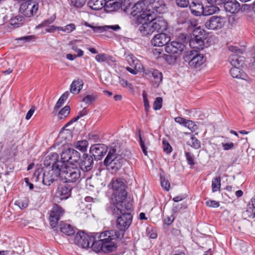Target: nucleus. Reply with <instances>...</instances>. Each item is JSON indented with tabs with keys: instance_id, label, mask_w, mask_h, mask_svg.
<instances>
[{
	"instance_id": "ddd939ff",
	"label": "nucleus",
	"mask_w": 255,
	"mask_h": 255,
	"mask_svg": "<svg viewBox=\"0 0 255 255\" xmlns=\"http://www.w3.org/2000/svg\"><path fill=\"white\" fill-rule=\"evenodd\" d=\"M226 22L225 17L222 16L213 15L210 17L205 23V27L212 30L222 28Z\"/></svg>"
},
{
	"instance_id": "774afa93",
	"label": "nucleus",
	"mask_w": 255,
	"mask_h": 255,
	"mask_svg": "<svg viewBox=\"0 0 255 255\" xmlns=\"http://www.w3.org/2000/svg\"><path fill=\"white\" fill-rule=\"evenodd\" d=\"M33 38V36H26L16 39L17 40L22 41L23 42H27L31 41Z\"/></svg>"
},
{
	"instance_id": "2f4dec72",
	"label": "nucleus",
	"mask_w": 255,
	"mask_h": 255,
	"mask_svg": "<svg viewBox=\"0 0 255 255\" xmlns=\"http://www.w3.org/2000/svg\"><path fill=\"white\" fill-rule=\"evenodd\" d=\"M84 83L82 80L78 79L74 80L70 85V92L73 94H77L82 90Z\"/></svg>"
},
{
	"instance_id": "f704fd0d",
	"label": "nucleus",
	"mask_w": 255,
	"mask_h": 255,
	"mask_svg": "<svg viewBox=\"0 0 255 255\" xmlns=\"http://www.w3.org/2000/svg\"><path fill=\"white\" fill-rule=\"evenodd\" d=\"M105 0H90L88 6L92 9L98 10L105 7Z\"/></svg>"
},
{
	"instance_id": "5701e85b",
	"label": "nucleus",
	"mask_w": 255,
	"mask_h": 255,
	"mask_svg": "<svg viewBox=\"0 0 255 255\" xmlns=\"http://www.w3.org/2000/svg\"><path fill=\"white\" fill-rule=\"evenodd\" d=\"M125 0H105V10L108 12L116 11L122 7V5Z\"/></svg>"
},
{
	"instance_id": "7c9ffc66",
	"label": "nucleus",
	"mask_w": 255,
	"mask_h": 255,
	"mask_svg": "<svg viewBox=\"0 0 255 255\" xmlns=\"http://www.w3.org/2000/svg\"><path fill=\"white\" fill-rule=\"evenodd\" d=\"M239 54H233L230 56L228 60L233 67L236 66L242 67L244 64L243 57L239 56Z\"/></svg>"
},
{
	"instance_id": "393cba45",
	"label": "nucleus",
	"mask_w": 255,
	"mask_h": 255,
	"mask_svg": "<svg viewBox=\"0 0 255 255\" xmlns=\"http://www.w3.org/2000/svg\"><path fill=\"white\" fill-rule=\"evenodd\" d=\"M146 1H144L143 2H139L135 3L132 7V11H131V14L133 16L137 15L138 16H140L142 19L144 20H146V18H144L143 17V14L147 11V8L144 9L145 6V2Z\"/></svg>"
},
{
	"instance_id": "72a5a7b5",
	"label": "nucleus",
	"mask_w": 255,
	"mask_h": 255,
	"mask_svg": "<svg viewBox=\"0 0 255 255\" xmlns=\"http://www.w3.org/2000/svg\"><path fill=\"white\" fill-rule=\"evenodd\" d=\"M75 29V25L74 23H70L64 27H57L53 25L49 29H46V30L48 32H52L55 30H58L69 33Z\"/></svg>"
},
{
	"instance_id": "49530a36",
	"label": "nucleus",
	"mask_w": 255,
	"mask_h": 255,
	"mask_svg": "<svg viewBox=\"0 0 255 255\" xmlns=\"http://www.w3.org/2000/svg\"><path fill=\"white\" fill-rule=\"evenodd\" d=\"M96 60L99 62H103L111 59V56L105 54H98L95 57Z\"/></svg>"
},
{
	"instance_id": "5fc2aeb1",
	"label": "nucleus",
	"mask_w": 255,
	"mask_h": 255,
	"mask_svg": "<svg viewBox=\"0 0 255 255\" xmlns=\"http://www.w3.org/2000/svg\"><path fill=\"white\" fill-rule=\"evenodd\" d=\"M101 27L103 28L100 30V33L103 32L105 31H107L110 29H111L115 31H117V30L120 29V28H121V27H120V26L119 25H111V26L106 25L104 26H101Z\"/></svg>"
},
{
	"instance_id": "423d86ee",
	"label": "nucleus",
	"mask_w": 255,
	"mask_h": 255,
	"mask_svg": "<svg viewBox=\"0 0 255 255\" xmlns=\"http://www.w3.org/2000/svg\"><path fill=\"white\" fill-rule=\"evenodd\" d=\"M193 37L189 41L191 48L196 50H202L204 47L205 40L207 38V34L203 29L196 28L193 32Z\"/></svg>"
},
{
	"instance_id": "864d4df0",
	"label": "nucleus",
	"mask_w": 255,
	"mask_h": 255,
	"mask_svg": "<svg viewBox=\"0 0 255 255\" xmlns=\"http://www.w3.org/2000/svg\"><path fill=\"white\" fill-rule=\"evenodd\" d=\"M163 149L164 152L168 154L172 150V147L170 144L165 140H162Z\"/></svg>"
},
{
	"instance_id": "4be33fe9",
	"label": "nucleus",
	"mask_w": 255,
	"mask_h": 255,
	"mask_svg": "<svg viewBox=\"0 0 255 255\" xmlns=\"http://www.w3.org/2000/svg\"><path fill=\"white\" fill-rule=\"evenodd\" d=\"M143 74L149 78L152 77L154 82L156 85V86H158L162 81L163 76L162 73L156 69L153 68L144 69Z\"/></svg>"
},
{
	"instance_id": "4468645a",
	"label": "nucleus",
	"mask_w": 255,
	"mask_h": 255,
	"mask_svg": "<svg viewBox=\"0 0 255 255\" xmlns=\"http://www.w3.org/2000/svg\"><path fill=\"white\" fill-rule=\"evenodd\" d=\"M94 240V237L85 234L84 232H78L74 238V243L82 248L90 247L91 242Z\"/></svg>"
},
{
	"instance_id": "39448f33",
	"label": "nucleus",
	"mask_w": 255,
	"mask_h": 255,
	"mask_svg": "<svg viewBox=\"0 0 255 255\" xmlns=\"http://www.w3.org/2000/svg\"><path fill=\"white\" fill-rule=\"evenodd\" d=\"M61 178L65 182H75L81 177L80 168L74 164L61 168Z\"/></svg>"
},
{
	"instance_id": "bb28decb",
	"label": "nucleus",
	"mask_w": 255,
	"mask_h": 255,
	"mask_svg": "<svg viewBox=\"0 0 255 255\" xmlns=\"http://www.w3.org/2000/svg\"><path fill=\"white\" fill-rule=\"evenodd\" d=\"M191 13L194 16H198L202 15L203 5L202 2L196 1H192L189 5Z\"/></svg>"
},
{
	"instance_id": "9d476101",
	"label": "nucleus",
	"mask_w": 255,
	"mask_h": 255,
	"mask_svg": "<svg viewBox=\"0 0 255 255\" xmlns=\"http://www.w3.org/2000/svg\"><path fill=\"white\" fill-rule=\"evenodd\" d=\"M80 153L74 149L68 148L63 151L61 154L62 167L77 162L80 159Z\"/></svg>"
},
{
	"instance_id": "bf43d9fd",
	"label": "nucleus",
	"mask_w": 255,
	"mask_h": 255,
	"mask_svg": "<svg viewBox=\"0 0 255 255\" xmlns=\"http://www.w3.org/2000/svg\"><path fill=\"white\" fill-rule=\"evenodd\" d=\"M82 24L83 25H84L87 26V27L91 28L95 32L100 33V30L103 28L101 27V26H93L92 25L89 24V23H88L87 22L85 21H84L82 23Z\"/></svg>"
},
{
	"instance_id": "8fccbe9b",
	"label": "nucleus",
	"mask_w": 255,
	"mask_h": 255,
	"mask_svg": "<svg viewBox=\"0 0 255 255\" xmlns=\"http://www.w3.org/2000/svg\"><path fill=\"white\" fill-rule=\"evenodd\" d=\"M120 84L125 88H128L129 89L132 90L133 89L132 84L129 83L127 80L119 77Z\"/></svg>"
},
{
	"instance_id": "7ed1b4c3",
	"label": "nucleus",
	"mask_w": 255,
	"mask_h": 255,
	"mask_svg": "<svg viewBox=\"0 0 255 255\" xmlns=\"http://www.w3.org/2000/svg\"><path fill=\"white\" fill-rule=\"evenodd\" d=\"M113 145V144H112ZM127 153L126 156L123 157L122 154L117 151L116 146L112 145L109 148V152L106 158L104 161V164L109 169H111L113 171H117L122 166L124 161V158L126 160L130 158V152L128 150H126Z\"/></svg>"
},
{
	"instance_id": "1a4fd4ad",
	"label": "nucleus",
	"mask_w": 255,
	"mask_h": 255,
	"mask_svg": "<svg viewBox=\"0 0 255 255\" xmlns=\"http://www.w3.org/2000/svg\"><path fill=\"white\" fill-rule=\"evenodd\" d=\"M183 59L189 65L193 68H197L202 65L205 61L203 55L199 54L196 50L187 51Z\"/></svg>"
},
{
	"instance_id": "f03ea898",
	"label": "nucleus",
	"mask_w": 255,
	"mask_h": 255,
	"mask_svg": "<svg viewBox=\"0 0 255 255\" xmlns=\"http://www.w3.org/2000/svg\"><path fill=\"white\" fill-rule=\"evenodd\" d=\"M115 233L109 232L108 231L101 233L98 237V241H92L91 248L93 251L99 253L100 251L103 252H111L114 251L117 247L115 239Z\"/></svg>"
},
{
	"instance_id": "a211bd4d",
	"label": "nucleus",
	"mask_w": 255,
	"mask_h": 255,
	"mask_svg": "<svg viewBox=\"0 0 255 255\" xmlns=\"http://www.w3.org/2000/svg\"><path fill=\"white\" fill-rule=\"evenodd\" d=\"M39 5L35 2H24L21 4L20 11L26 17H29L36 14Z\"/></svg>"
},
{
	"instance_id": "cd10ccee",
	"label": "nucleus",
	"mask_w": 255,
	"mask_h": 255,
	"mask_svg": "<svg viewBox=\"0 0 255 255\" xmlns=\"http://www.w3.org/2000/svg\"><path fill=\"white\" fill-rule=\"evenodd\" d=\"M151 20H145V21L139 26V30L143 36H148L151 35L154 31L152 28Z\"/></svg>"
},
{
	"instance_id": "b1692460",
	"label": "nucleus",
	"mask_w": 255,
	"mask_h": 255,
	"mask_svg": "<svg viewBox=\"0 0 255 255\" xmlns=\"http://www.w3.org/2000/svg\"><path fill=\"white\" fill-rule=\"evenodd\" d=\"M72 187L68 184L60 185L57 190L56 195L60 199H67L71 194Z\"/></svg>"
},
{
	"instance_id": "09e8293b",
	"label": "nucleus",
	"mask_w": 255,
	"mask_h": 255,
	"mask_svg": "<svg viewBox=\"0 0 255 255\" xmlns=\"http://www.w3.org/2000/svg\"><path fill=\"white\" fill-rule=\"evenodd\" d=\"M185 155L188 164L193 165L195 164L194 155L187 151L185 152Z\"/></svg>"
},
{
	"instance_id": "6ab92c4d",
	"label": "nucleus",
	"mask_w": 255,
	"mask_h": 255,
	"mask_svg": "<svg viewBox=\"0 0 255 255\" xmlns=\"http://www.w3.org/2000/svg\"><path fill=\"white\" fill-rule=\"evenodd\" d=\"M44 167L62 168V162L59 159L56 153H52L46 156L43 161Z\"/></svg>"
},
{
	"instance_id": "69168bd1",
	"label": "nucleus",
	"mask_w": 255,
	"mask_h": 255,
	"mask_svg": "<svg viewBox=\"0 0 255 255\" xmlns=\"http://www.w3.org/2000/svg\"><path fill=\"white\" fill-rule=\"evenodd\" d=\"M229 50L231 52H234V54H240L243 53V51L236 46H230L229 47Z\"/></svg>"
},
{
	"instance_id": "de8ad7c7",
	"label": "nucleus",
	"mask_w": 255,
	"mask_h": 255,
	"mask_svg": "<svg viewBox=\"0 0 255 255\" xmlns=\"http://www.w3.org/2000/svg\"><path fill=\"white\" fill-rule=\"evenodd\" d=\"M160 183L162 187L166 191H168L170 189V183L169 181L166 179L164 176L160 177Z\"/></svg>"
},
{
	"instance_id": "2eb2a0df",
	"label": "nucleus",
	"mask_w": 255,
	"mask_h": 255,
	"mask_svg": "<svg viewBox=\"0 0 255 255\" xmlns=\"http://www.w3.org/2000/svg\"><path fill=\"white\" fill-rule=\"evenodd\" d=\"M185 46L182 42L172 41L165 46V50L170 54H173L178 57L184 50Z\"/></svg>"
},
{
	"instance_id": "f8f14e48",
	"label": "nucleus",
	"mask_w": 255,
	"mask_h": 255,
	"mask_svg": "<svg viewBox=\"0 0 255 255\" xmlns=\"http://www.w3.org/2000/svg\"><path fill=\"white\" fill-rule=\"evenodd\" d=\"M126 59L129 65L126 68L127 71L130 73L136 75L138 72L144 71L145 69L140 61L132 54L128 55Z\"/></svg>"
},
{
	"instance_id": "338daca9",
	"label": "nucleus",
	"mask_w": 255,
	"mask_h": 255,
	"mask_svg": "<svg viewBox=\"0 0 255 255\" xmlns=\"http://www.w3.org/2000/svg\"><path fill=\"white\" fill-rule=\"evenodd\" d=\"M54 21V19L52 18H50L49 19H46L43 21L40 24L37 26V27H41L46 26L48 24H50L53 22Z\"/></svg>"
},
{
	"instance_id": "f257e3e1",
	"label": "nucleus",
	"mask_w": 255,
	"mask_h": 255,
	"mask_svg": "<svg viewBox=\"0 0 255 255\" xmlns=\"http://www.w3.org/2000/svg\"><path fill=\"white\" fill-rule=\"evenodd\" d=\"M132 203H126L122 204L112 205L111 208L113 214L118 216L116 221V227L119 230H109V232L115 233V239L121 240L124 237L125 232L130 225L132 216L130 212L132 210Z\"/></svg>"
},
{
	"instance_id": "13d9d810",
	"label": "nucleus",
	"mask_w": 255,
	"mask_h": 255,
	"mask_svg": "<svg viewBox=\"0 0 255 255\" xmlns=\"http://www.w3.org/2000/svg\"><path fill=\"white\" fill-rule=\"evenodd\" d=\"M184 126L187 127L191 131H194L196 129V125L192 121L186 120Z\"/></svg>"
},
{
	"instance_id": "052dcab7",
	"label": "nucleus",
	"mask_w": 255,
	"mask_h": 255,
	"mask_svg": "<svg viewBox=\"0 0 255 255\" xmlns=\"http://www.w3.org/2000/svg\"><path fill=\"white\" fill-rule=\"evenodd\" d=\"M207 206L213 208H217L220 206L219 202L215 200H209L206 202Z\"/></svg>"
},
{
	"instance_id": "4d7b16f0",
	"label": "nucleus",
	"mask_w": 255,
	"mask_h": 255,
	"mask_svg": "<svg viewBox=\"0 0 255 255\" xmlns=\"http://www.w3.org/2000/svg\"><path fill=\"white\" fill-rule=\"evenodd\" d=\"M177 57H178L173 54H168L167 55H165V59L169 64H172L173 63L175 62L177 59Z\"/></svg>"
},
{
	"instance_id": "6e6552de",
	"label": "nucleus",
	"mask_w": 255,
	"mask_h": 255,
	"mask_svg": "<svg viewBox=\"0 0 255 255\" xmlns=\"http://www.w3.org/2000/svg\"><path fill=\"white\" fill-rule=\"evenodd\" d=\"M42 170V182L45 185H50L58 176L61 177V168L44 167Z\"/></svg>"
},
{
	"instance_id": "0e129e2a",
	"label": "nucleus",
	"mask_w": 255,
	"mask_h": 255,
	"mask_svg": "<svg viewBox=\"0 0 255 255\" xmlns=\"http://www.w3.org/2000/svg\"><path fill=\"white\" fill-rule=\"evenodd\" d=\"M71 49L74 51L77 52V55H76L78 57H82L84 54V52L81 49L78 48V46L75 44H72Z\"/></svg>"
},
{
	"instance_id": "a878e982",
	"label": "nucleus",
	"mask_w": 255,
	"mask_h": 255,
	"mask_svg": "<svg viewBox=\"0 0 255 255\" xmlns=\"http://www.w3.org/2000/svg\"><path fill=\"white\" fill-rule=\"evenodd\" d=\"M224 6L226 11L231 13H237L240 9V5L236 0H229L225 1Z\"/></svg>"
},
{
	"instance_id": "c85d7f7f",
	"label": "nucleus",
	"mask_w": 255,
	"mask_h": 255,
	"mask_svg": "<svg viewBox=\"0 0 255 255\" xmlns=\"http://www.w3.org/2000/svg\"><path fill=\"white\" fill-rule=\"evenodd\" d=\"M24 19L22 16L17 15L11 17L7 26L9 29H14L21 26L23 24Z\"/></svg>"
},
{
	"instance_id": "37998d69",
	"label": "nucleus",
	"mask_w": 255,
	"mask_h": 255,
	"mask_svg": "<svg viewBox=\"0 0 255 255\" xmlns=\"http://www.w3.org/2000/svg\"><path fill=\"white\" fill-rule=\"evenodd\" d=\"M29 204V200L26 197L18 199L15 202L14 204L18 206L21 209L26 208Z\"/></svg>"
},
{
	"instance_id": "6e6d98bb",
	"label": "nucleus",
	"mask_w": 255,
	"mask_h": 255,
	"mask_svg": "<svg viewBox=\"0 0 255 255\" xmlns=\"http://www.w3.org/2000/svg\"><path fill=\"white\" fill-rule=\"evenodd\" d=\"M176 4L179 7L184 8L189 6L190 3L188 0H176Z\"/></svg>"
},
{
	"instance_id": "4c0bfd02",
	"label": "nucleus",
	"mask_w": 255,
	"mask_h": 255,
	"mask_svg": "<svg viewBox=\"0 0 255 255\" xmlns=\"http://www.w3.org/2000/svg\"><path fill=\"white\" fill-rule=\"evenodd\" d=\"M69 94V92L66 91L62 95L54 107L55 111H57L63 105L65 101L67 99Z\"/></svg>"
},
{
	"instance_id": "58836bf2",
	"label": "nucleus",
	"mask_w": 255,
	"mask_h": 255,
	"mask_svg": "<svg viewBox=\"0 0 255 255\" xmlns=\"http://www.w3.org/2000/svg\"><path fill=\"white\" fill-rule=\"evenodd\" d=\"M88 145V142L85 140L78 141L74 143V147L82 151L86 150Z\"/></svg>"
},
{
	"instance_id": "0eeeda50",
	"label": "nucleus",
	"mask_w": 255,
	"mask_h": 255,
	"mask_svg": "<svg viewBox=\"0 0 255 255\" xmlns=\"http://www.w3.org/2000/svg\"><path fill=\"white\" fill-rule=\"evenodd\" d=\"M143 15L144 18H146V20H151L154 32H162L167 29V23L162 17H155V15H153L150 10L145 11Z\"/></svg>"
},
{
	"instance_id": "412c9836",
	"label": "nucleus",
	"mask_w": 255,
	"mask_h": 255,
	"mask_svg": "<svg viewBox=\"0 0 255 255\" xmlns=\"http://www.w3.org/2000/svg\"><path fill=\"white\" fill-rule=\"evenodd\" d=\"M170 40V37L168 34L161 32L155 35L152 39L151 43L154 46H166Z\"/></svg>"
},
{
	"instance_id": "e433bc0d",
	"label": "nucleus",
	"mask_w": 255,
	"mask_h": 255,
	"mask_svg": "<svg viewBox=\"0 0 255 255\" xmlns=\"http://www.w3.org/2000/svg\"><path fill=\"white\" fill-rule=\"evenodd\" d=\"M246 212L250 214L249 217L255 218V195L251 199L248 204Z\"/></svg>"
},
{
	"instance_id": "3c124183",
	"label": "nucleus",
	"mask_w": 255,
	"mask_h": 255,
	"mask_svg": "<svg viewBox=\"0 0 255 255\" xmlns=\"http://www.w3.org/2000/svg\"><path fill=\"white\" fill-rule=\"evenodd\" d=\"M162 104V99L161 97H157L153 103V109L155 110H158L161 108Z\"/></svg>"
},
{
	"instance_id": "dca6fc26",
	"label": "nucleus",
	"mask_w": 255,
	"mask_h": 255,
	"mask_svg": "<svg viewBox=\"0 0 255 255\" xmlns=\"http://www.w3.org/2000/svg\"><path fill=\"white\" fill-rule=\"evenodd\" d=\"M108 149V146L103 144H94L90 147V155L94 157L96 160H101L107 153Z\"/></svg>"
},
{
	"instance_id": "a19ab883",
	"label": "nucleus",
	"mask_w": 255,
	"mask_h": 255,
	"mask_svg": "<svg viewBox=\"0 0 255 255\" xmlns=\"http://www.w3.org/2000/svg\"><path fill=\"white\" fill-rule=\"evenodd\" d=\"M97 98L98 96L96 94L87 95L83 98L82 102L88 105H90L94 102Z\"/></svg>"
},
{
	"instance_id": "aec40b11",
	"label": "nucleus",
	"mask_w": 255,
	"mask_h": 255,
	"mask_svg": "<svg viewBox=\"0 0 255 255\" xmlns=\"http://www.w3.org/2000/svg\"><path fill=\"white\" fill-rule=\"evenodd\" d=\"M94 165V159L92 155L87 153H84L83 157L79 163L78 167L80 170L83 172H88L91 170Z\"/></svg>"
},
{
	"instance_id": "20e7f679",
	"label": "nucleus",
	"mask_w": 255,
	"mask_h": 255,
	"mask_svg": "<svg viewBox=\"0 0 255 255\" xmlns=\"http://www.w3.org/2000/svg\"><path fill=\"white\" fill-rule=\"evenodd\" d=\"M114 190L112 199L113 205L131 203L127 199V192L126 190V185L122 178L113 180L111 183Z\"/></svg>"
},
{
	"instance_id": "680f3d73",
	"label": "nucleus",
	"mask_w": 255,
	"mask_h": 255,
	"mask_svg": "<svg viewBox=\"0 0 255 255\" xmlns=\"http://www.w3.org/2000/svg\"><path fill=\"white\" fill-rule=\"evenodd\" d=\"M73 5L78 8L82 7L85 3V0H72Z\"/></svg>"
},
{
	"instance_id": "9b49d317",
	"label": "nucleus",
	"mask_w": 255,
	"mask_h": 255,
	"mask_svg": "<svg viewBox=\"0 0 255 255\" xmlns=\"http://www.w3.org/2000/svg\"><path fill=\"white\" fill-rule=\"evenodd\" d=\"M148 4L147 10H150L153 15L155 12L164 13L167 11V6L163 0H149L146 1Z\"/></svg>"
},
{
	"instance_id": "ea45409f",
	"label": "nucleus",
	"mask_w": 255,
	"mask_h": 255,
	"mask_svg": "<svg viewBox=\"0 0 255 255\" xmlns=\"http://www.w3.org/2000/svg\"><path fill=\"white\" fill-rule=\"evenodd\" d=\"M221 177L217 176L212 180V189L213 192H216L220 189L221 188Z\"/></svg>"
},
{
	"instance_id": "79ce46f5",
	"label": "nucleus",
	"mask_w": 255,
	"mask_h": 255,
	"mask_svg": "<svg viewBox=\"0 0 255 255\" xmlns=\"http://www.w3.org/2000/svg\"><path fill=\"white\" fill-rule=\"evenodd\" d=\"M87 114V111L85 108L78 113V115L76 117L73 118L71 120H70L68 123H67L65 125V127H67L70 125L72 124V123L77 122L80 118L83 117V116L86 115Z\"/></svg>"
},
{
	"instance_id": "f3484780",
	"label": "nucleus",
	"mask_w": 255,
	"mask_h": 255,
	"mask_svg": "<svg viewBox=\"0 0 255 255\" xmlns=\"http://www.w3.org/2000/svg\"><path fill=\"white\" fill-rule=\"evenodd\" d=\"M64 213V209L57 204H55L51 211L49 216V222L52 228L55 227L58 221Z\"/></svg>"
},
{
	"instance_id": "c03bdc74",
	"label": "nucleus",
	"mask_w": 255,
	"mask_h": 255,
	"mask_svg": "<svg viewBox=\"0 0 255 255\" xmlns=\"http://www.w3.org/2000/svg\"><path fill=\"white\" fill-rule=\"evenodd\" d=\"M187 144L195 149H198L201 147L200 141L194 136L191 137Z\"/></svg>"
},
{
	"instance_id": "a18cd8bd",
	"label": "nucleus",
	"mask_w": 255,
	"mask_h": 255,
	"mask_svg": "<svg viewBox=\"0 0 255 255\" xmlns=\"http://www.w3.org/2000/svg\"><path fill=\"white\" fill-rule=\"evenodd\" d=\"M70 111V108L69 106H65L62 109H61L58 113V118L59 120H61L65 117H67Z\"/></svg>"
},
{
	"instance_id": "603ef678",
	"label": "nucleus",
	"mask_w": 255,
	"mask_h": 255,
	"mask_svg": "<svg viewBox=\"0 0 255 255\" xmlns=\"http://www.w3.org/2000/svg\"><path fill=\"white\" fill-rule=\"evenodd\" d=\"M140 130H139L138 136H139V144H140V147L142 149V152H143V153L145 155H147V147H146V146L145 145L144 141L142 139V138L140 133Z\"/></svg>"
},
{
	"instance_id": "e2e57ef3",
	"label": "nucleus",
	"mask_w": 255,
	"mask_h": 255,
	"mask_svg": "<svg viewBox=\"0 0 255 255\" xmlns=\"http://www.w3.org/2000/svg\"><path fill=\"white\" fill-rule=\"evenodd\" d=\"M207 2L210 4L214 5H221L224 4L226 0H206Z\"/></svg>"
},
{
	"instance_id": "c756f323",
	"label": "nucleus",
	"mask_w": 255,
	"mask_h": 255,
	"mask_svg": "<svg viewBox=\"0 0 255 255\" xmlns=\"http://www.w3.org/2000/svg\"><path fill=\"white\" fill-rule=\"evenodd\" d=\"M60 231L67 236H72L74 234L75 231L74 228L70 224L61 222L59 224Z\"/></svg>"
},
{
	"instance_id": "473e14b6",
	"label": "nucleus",
	"mask_w": 255,
	"mask_h": 255,
	"mask_svg": "<svg viewBox=\"0 0 255 255\" xmlns=\"http://www.w3.org/2000/svg\"><path fill=\"white\" fill-rule=\"evenodd\" d=\"M240 67L236 66L230 69V73L233 78L247 80L248 76L239 68Z\"/></svg>"
},
{
	"instance_id": "c9c22d12",
	"label": "nucleus",
	"mask_w": 255,
	"mask_h": 255,
	"mask_svg": "<svg viewBox=\"0 0 255 255\" xmlns=\"http://www.w3.org/2000/svg\"><path fill=\"white\" fill-rule=\"evenodd\" d=\"M219 8L217 6L213 4L210 5L203 6L202 15L204 16H208L212 15L219 11Z\"/></svg>"
}]
</instances>
